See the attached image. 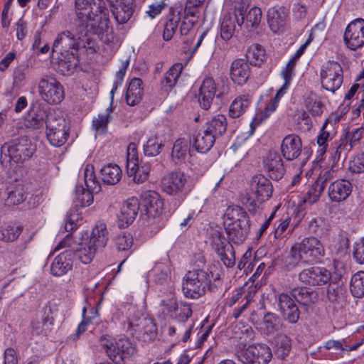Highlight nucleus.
<instances>
[{
  "mask_svg": "<svg viewBox=\"0 0 364 364\" xmlns=\"http://www.w3.org/2000/svg\"><path fill=\"white\" fill-rule=\"evenodd\" d=\"M326 251L323 243L314 236L304 237L290 248L289 264L296 267L301 264H314L322 262Z\"/></svg>",
  "mask_w": 364,
  "mask_h": 364,
  "instance_id": "f257e3e1",
  "label": "nucleus"
},
{
  "mask_svg": "<svg viewBox=\"0 0 364 364\" xmlns=\"http://www.w3.org/2000/svg\"><path fill=\"white\" fill-rule=\"evenodd\" d=\"M212 272H208L203 269H193L188 271L185 275L182 284V289L186 297L198 299L204 295L206 289L214 291L215 289L221 285L219 274L211 283Z\"/></svg>",
  "mask_w": 364,
  "mask_h": 364,
  "instance_id": "f03ea898",
  "label": "nucleus"
},
{
  "mask_svg": "<svg viewBox=\"0 0 364 364\" xmlns=\"http://www.w3.org/2000/svg\"><path fill=\"white\" fill-rule=\"evenodd\" d=\"M225 229L228 240L235 244L242 243L250 231L247 213L240 206L229 207L225 214Z\"/></svg>",
  "mask_w": 364,
  "mask_h": 364,
  "instance_id": "7ed1b4c3",
  "label": "nucleus"
},
{
  "mask_svg": "<svg viewBox=\"0 0 364 364\" xmlns=\"http://www.w3.org/2000/svg\"><path fill=\"white\" fill-rule=\"evenodd\" d=\"M35 151V146L27 136H21L4 143L1 147V161L3 156H9L15 164H23L29 159Z\"/></svg>",
  "mask_w": 364,
  "mask_h": 364,
  "instance_id": "20e7f679",
  "label": "nucleus"
},
{
  "mask_svg": "<svg viewBox=\"0 0 364 364\" xmlns=\"http://www.w3.org/2000/svg\"><path fill=\"white\" fill-rule=\"evenodd\" d=\"M46 127L47 139L53 146H60L67 141L70 127L63 116L55 111L48 112Z\"/></svg>",
  "mask_w": 364,
  "mask_h": 364,
  "instance_id": "39448f33",
  "label": "nucleus"
},
{
  "mask_svg": "<svg viewBox=\"0 0 364 364\" xmlns=\"http://www.w3.org/2000/svg\"><path fill=\"white\" fill-rule=\"evenodd\" d=\"M247 5L242 0H236L233 14H226L220 26V36L224 41H229L236 30V24L241 28L245 22V14Z\"/></svg>",
  "mask_w": 364,
  "mask_h": 364,
  "instance_id": "423d86ee",
  "label": "nucleus"
},
{
  "mask_svg": "<svg viewBox=\"0 0 364 364\" xmlns=\"http://www.w3.org/2000/svg\"><path fill=\"white\" fill-rule=\"evenodd\" d=\"M272 183L267 178L262 174L255 175L250 180L245 203L255 205L256 201L264 202L272 196Z\"/></svg>",
  "mask_w": 364,
  "mask_h": 364,
  "instance_id": "0eeeda50",
  "label": "nucleus"
},
{
  "mask_svg": "<svg viewBox=\"0 0 364 364\" xmlns=\"http://www.w3.org/2000/svg\"><path fill=\"white\" fill-rule=\"evenodd\" d=\"M38 88L41 98L48 104H58L64 99L62 85L53 77L46 76L41 78Z\"/></svg>",
  "mask_w": 364,
  "mask_h": 364,
  "instance_id": "6e6552de",
  "label": "nucleus"
},
{
  "mask_svg": "<svg viewBox=\"0 0 364 364\" xmlns=\"http://www.w3.org/2000/svg\"><path fill=\"white\" fill-rule=\"evenodd\" d=\"M272 351L266 344H256L238 353L237 357L243 363L267 364L272 358Z\"/></svg>",
  "mask_w": 364,
  "mask_h": 364,
  "instance_id": "1a4fd4ad",
  "label": "nucleus"
},
{
  "mask_svg": "<svg viewBox=\"0 0 364 364\" xmlns=\"http://www.w3.org/2000/svg\"><path fill=\"white\" fill-rule=\"evenodd\" d=\"M322 87L328 91L335 92L343 82V69L337 62H330L321 72Z\"/></svg>",
  "mask_w": 364,
  "mask_h": 364,
  "instance_id": "9d476101",
  "label": "nucleus"
},
{
  "mask_svg": "<svg viewBox=\"0 0 364 364\" xmlns=\"http://www.w3.org/2000/svg\"><path fill=\"white\" fill-rule=\"evenodd\" d=\"M276 301L284 320L291 324L296 323L301 311L293 298L287 293L282 292L277 294Z\"/></svg>",
  "mask_w": 364,
  "mask_h": 364,
  "instance_id": "9b49d317",
  "label": "nucleus"
},
{
  "mask_svg": "<svg viewBox=\"0 0 364 364\" xmlns=\"http://www.w3.org/2000/svg\"><path fill=\"white\" fill-rule=\"evenodd\" d=\"M109 23L108 10L99 4L96 8L95 15L85 23L84 26L81 27L86 28L89 33L102 36L104 33L108 32Z\"/></svg>",
  "mask_w": 364,
  "mask_h": 364,
  "instance_id": "f8f14e48",
  "label": "nucleus"
},
{
  "mask_svg": "<svg viewBox=\"0 0 364 364\" xmlns=\"http://www.w3.org/2000/svg\"><path fill=\"white\" fill-rule=\"evenodd\" d=\"M344 42L352 50L363 46L364 20L363 18H357L348 24L344 33Z\"/></svg>",
  "mask_w": 364,
  "mask_h": 364,
  "instance_id": "ddd939ff",
  "label": "nucleus"
},
{
  "mask_svg": "<svg viewBox=\"0 0 364 364\" xmlns=\"http://www.w3.org/2000/svg\"><path fill=\"white\" fill-rule=\"evenodd\" d=\"M299 279L310 286H321L331 279V273L325 267H311L302 270L299 274Z\"/></svg>",
  "mask_w": 364,
  "mask_h": 364,
  "instance_id": "4468645a",
  "label": "nucleus"
},
{
  "mask_svg": "<svg viewBox=\"0 0 364 364\" xmlns=\"http://www.w3.org/2000/svg\"><path fill=\"white\" fill-rule=\"evenodd\" d=\"M136 352L135 347L128 339L121 338L107 350V355L117 364H124V359L130 358Z\"/></svg>",
  "mask_w": 364,
  "mask_h": 364,
  "instance_id": "2eb2a0df",
  "label": "nucleus"
},
{
  "mask_svg": "<svg viewBox=\"0 0 364 364\" xmlns=\"http://www.w3.org/2000/svg\"><path fill=\"white\" fill-rule=\"evenodd\" d=\"M81 38L82 36H79L76 39L74 35L69 31L62 32L53 43V54L63 55L70 53L71 51L70 50H75L77 52L80 46V42L82 41Z\"/></svg>",
  "mask_w": 364,
  "mask_h": 364,
  "instance_id": "dca6fc26",
  "label": "nucleus"
},
{
  "mask_svg": "<svg viewBox=\"0 0 364 364\" xmlns=\"http://www.w3.org/2000/svg\"><path fill=\"white\" fill-rule=\"evenodd\" d=\"M218 90L214 79L212 77H207L200 85L198 102L200 107L207 110L210 107L214 98L219 97L220 93H217Z\"/></svg>",
  "mask_w": 364,
  "mask_h": 364,
  "instance_id": "f3484780",
  "label": "nucleus"
},
{
  "mask_svg": "<svg viewBox=\"0 0 364 364\" xmlns=\"http://www.w3.org/2000/svg\"><path fill=\"white\" fill-rule=\"evenodd\" d=\"M183 173L176 171L170 173L161 179L162 190L169 195H176L183 191L186 183Z\"/></svg>",
  "mask_w": 364,
  "mask_h": 364,
  "instance_id": "a211bd4d",
  "label": "nucleus"
},
{
  "mask_svg": "<svg viewBox=\"0 0 364 364\" xmlns=\"http://www.w3.org/2000/svg\"><path fill=\"white\" fill-rule=\"evenodd\" d=\"M293 299L301 306L309 307L315 304L318 300L317 291L306 287H297L292 289L290 294Z\"/></svg>",
  "mask_w": 364,
  "mask_h": 364,
  "instance_id": "6ab92c4d",
  "label": "nucleus"
},
{
  "mask_svg": "<svg viewBox=\"0 0 364 364\" xmlns=\"http://www.w3.org/2000/svg\"><path fill=\"white\" fill-rule=\"evenodd\" d=\"M75 252L67 250L58 255L53 260L50 271L53 275L60 277L66 274L73 267V259Z\"/></svg>",
  "mask_w": 364,
  "mask_h": 364,
  "instance_id": "aec40b11",
  "label": "nucleus"
},
{
  "mask_svg": "<svg viewBox=\"0 0 364 364\" xmlns=\"http://www.w3.org/2000/svg\"><path fill=\"white\" fill-rule=\"evenodd\" d=\"M264 164L272 179L277 181L282 178L285 171L283 161L278 153L269 151L264 160Z\"/></svg>",
  "mask_w": 364,
  "mask_h": 364,
  "instance_id": "412c9836",
  "label": "nucleus"
},
{
  "mask_svg": "<svg viewBox=\"0 0 364 364\" xmlns=\"http://www.w3.org/2000/svg\"><path fill=\"white\" fill-rule=\"evenodd\" d=\"M139 209V202L136 197H132L124 201L119 215V220L121 223L119 225L127 227L132 223L138 214Z\"/></svg>",
  "mask_w": 364,
  "mask_h": 364,
  "instance_id": "4be33fe9",
  "label": "nucleus"
},
{
  "mask_svg": "<svg viewBox=\"0 0 364 364\" xmlns=\"http://www.w3.org/2000/svg\"><path fill=\"white\" fill-rule=\"evenodd\" d=\"M301 141L299 136L289 134L286 136L282 143L281 150L283 156L288 161L297 158L301 151Z\"/></svg>",
  "mask_w": 364,
  "mask_h": 364,
  "instance_id": "5701e85b",
  "label": "nucleus"
},
{
  "mask_svg": "<svg viewBox=\"0 0 364 364\" xmlns=\"http://www.w3.org/2000/svg\"><path fill=\"white\" fill-rule=\"evenodd\" d=\"M141 198L149 217L156 218L161 214L163 209V201L156 191H146L142 193Z\"/></svg>",
  "mask_w": 364,
  "mask_h": 364,
  "instance_id": "b1692460",
  "label": "nucleus"
},
{
  "mask_svg": "<svg viewBox=\"0 0 364 364\" xmlns=\"http://www.w3.org/2000/svg\"><path fill=\"white\" fill-rule=\"evenodd\" d=\"M250 75V68L248 63L244 59L235 60L230 68L232 80L239 85H244Z\"/></svg>",
  "mask_w": 364,
  "mask_h": 364,
  "instance_id": "393cba45",
  "label": "nucleus"
},
{
  "mask_svg": "<svg viewBox=\"0 0 364 364\" xmlns=\"http://www.w3.org/2000/svg\"><path fill=\"white\" fill-rule=\"evenodd\" d=\"M352 191V184L347 180H336L328 188V196L332 201L346 200Z\"/></svg>",
  "mask_w": 364,
  "mask_h": 364,
  "instance_id": "a878e982",
  "label": "nucleus"
},
{
  "mask_svg": "<svg viewBox=\"0 0 364 364\" xmlns=\"http://www.w3.org/2000/svg\"><path fill=\"white\" fill-rule=\"evenodd\" d=\"M97 7L94 0H75V14L80 26H84L85 23L95 15Z\"/></svg>",
  "mask_w": 364,
  "mask_h": 364,
  "instance_id": "bb28decb",
  "label": "nucleus"
},
{
  "mask_svg": "<svg viewBox=\"0 0 364 364\" xmlns=\"http://www.w3.org/2000/svg\"><path fill=\"white\" fill-rule=\"evenodd\" d=\"M216 139L205 129L200 130L194 137L192 145L198 152L205 154L210 150Z\"/></svg>",
  "mask_w": 364,
  "mask_h": 364,
  "instance_id": "cd10ccee",
  "label": "nucleus"
},
{
  "mask_svg": "<svg viewBox=\"0 0 364 364\" xmlns=\"http://www.w3.org/2000/svg\"><path fill=\"white\" fill-rule=\"evenodd\" d=\"M227 127V118L223 114L215 115L205 123V129L215 139L222 136L226 132Z\"/></svg>",
  "mask_w": 364,
  "mask_h": 364,
  "instance_id": "c85d7f7f",
  "label": "nucleus"
},
{
  "mask_svg": "<svg viewBox=\"0 0 364 364\" xmlns=\"http://www.w3.org/2000/svg\"><path fill=\"white\" fill-rule=\"evenodd\" d=\"M109 235L106 225L103 223L97 224L92 230L89 243L97 250H101L107 245Z\"/></svg>",
  "mask_w": 364,
  "mask_h": 364,
  "instance_id": "c756f323",
  "label": "nucleus"
},
{
  "mask_svg": "<svg viewBox=\"0 0 364 364\" xmlns=\"http://www.w3.org/2000/svg\"><path fill=\"white\" fill-rule=\"evenodd\" d=\"M111 7L112 13L119 24L127 23L132 16V5L124 3L123 0H116V4H112Z\"/></svg>",
  "mask_w": 364,
  "mask_h": 364,
  "instance_id": "7c9ffc66",
  "label": "nucleus"
},
{
  "mask_svg": "<svg viewBox=\"0 0 364 364\" xmlns=\"http://www.w3.org/2000/svg\"><path fill=\"white\" fill-rule=\"evenodd\" d=\"M142 80L139 78H133L127 88L125 99L128 105L134 106L141 100L143 89Z\"/></svg>",
  "mask_w": 364,
  "mask_h": 364,
  "instance_id": "2f4dec72",
  "label": "nucleus"
},
{
  "mask_svg": "<svg viewBox=\"0 0 364 364\" xmlns=\"http://www.w3.org/2000/svg\"><path fill=\"white\" fill-rule=\"evenodd\" d=\"M334 178V171L332 170L325 171L321 173L311 189L308 191L309 195L313 196V201L318 200L323 191L326 183Z\"/></svg>",
  "mask_w": 364,
  "mask_h": 364,
  "instance_id": "473e14b6",
  "label": "nucleus"
},
{
  "mask_svg": "<svg viewBox=\"0 0 364 364\" xmlns=\"http://www.w3.org/2000/svg\"><path fill=\"white\" fill-rule=\"evenodd\" d=\"M77 53L73 51L70 53L63 54L58 56V68L60 71L63 75H70L75 70L77 65L79 64V60Z\"/></svg>",
  "mask_w": 364,
  "mask_h": 364,
  "instance_id": "72a5a7b5",
  "label": "nucleus"
},
{
  "mask_svg": "<svg viewBox=\"0 0 364 364\" xmlns=\"http://www.w3.org/2000/svg\"><path fill=\"white\" fill-rule=\"evenodd\" d=\"M151 171V164L148 161L141 160L132 170H127L129 176H133V181L136 183H142L148 180Z\"/></svg>",
  "mask_w": 364,
  "mask_h": 364,
  "instance_id": "f704fd0d",
  "label": "nucleus"
},
{
  "mask_svg": "<svg viewBox=\"0 0 364 364\" xmlns=\"http://www.w3.org/2000/svg\"><path fill=\"white\" fill-rule=\"evenodd\" d=\"M102 180L108 185H115L121 180L122 172L117 164H109L101 169Z\"/></svg>",
  "mask_w": 364,
  "mask_h": 364,
  "instance_id": "c9c22d12",
  "label": "nucleus"
},
{
  "mask_svg": "<svg viewBox=\"0 0 364 364\" xmlns=\"http://www.w3.org/2000/svg\"><path fill=\"white\" fill-rule=\"evenodd\" d=\"M48 113L40 109L33 110L28 114L26 120V126L27 128L33 129H43L46 122L48 121Z\"/></svg>",
  "mask_w": 364,
  "mask_h": 364,
  "instance_id": "e433bc0d",
  "label": "nucleus"
},
{
  "mask_svg": "<svg viewBox=\"0 0 364 364\" xmlns=\"http://www.w3.org/2000/svg\"><path fill=\"white\" fill-rule=\"evenodd\" d=\"M262 323L264 331L268 336L278 331L282 325L279 316L272 312H267L264 315Z\"/></svg>",
  "mask_w": 364,
  "mask_h": 364,
  "instance_id": "4c0bfd02",
  "label": "nucleus"
},
{
  "mask_svg": "<svg viewBox=\"0 0 364 364\" xmlns=\"http://www.w3.org/2000/svg\"><path fill=\"white\" fill-rule=\"evenodd\" d=\"M246 57L251 65H260L265 59V51L260 45L252 44L248 48Z\"/></svg>",
  "mask_w": 364,
  "mask_h": 364,
  "instance_id": "58836bf2",
  "label": "nucleus"
},
{
  "mask_svg": "<svg viewBox=\"0 0 364 364\" xmlns=\"http://www.w3.org/2000/svg\"><path fill=\"white\" fill-rule=\"evenodd\" d=\"M250 105L248 96L243 95L234 100L230 106L229 114L232 118H237L241 116Z\"/></svg>",
  "mask_w": 364,
  "mask_h": 364,
  "instance_id": "ea45409f",
  "label": "nucleus"
},
{
  "mask_svg": "<svg viewBox=\"0 0 364 364\" xmlns=\"http://www.w3.org/2000/svg\"><path fill=\"white\" fill-rule=\"evenodd\" d=\"M98 191L85 189L82 186H77L75 193V202L76 205L85 207L90 205L93 202L92 192Z\"/></svg>",
  "mask_w": 364,
  "mask_h": 364,
  "instance_id": "a19ab883",
  "label": "nucleus"
},
{
  "mask_svg": "<svg viewBox=\"0 0 364 364\" xmlns=\"http://www.w3.org/2000/svg\"><path fill=\"white\" fill-rule=\"evenodd\" d=\"M350 291L352 295L356 298L364 296V271H360L354 274L350 284Z\"/></svg>",
  "mask_w": 364,
  "mask_h": 364,
  "instance_id": "79ce46f5",
  "label": "nucleus"
},
{
  "mask_svg": "<svg viewBox=\"0 0 364 364\" xmlns=\"http://www.w3.org/2000/svg\"><path fill=\"white\" fill-rule=\"evenodd\" d=\"M262 11L259 7H252L249 12L245 14V27L249 31L256 29L261 21Z\"/></svg>",
  "mask_w": 364,
  "mask_h": 364,
  "instance_id": "37998d69",
  "label": "nucleus"
},
{
  "mask_svg": "<svg viewBox=\"0 0 364 364\" xmlns=\"http://www.w3.org/2000/svg\"><path fill=\"white\" fill-rule=\"evenodd\" d=\"M182 69L183 67L181 64H174L165 74L161 82L163 85L168 88L173 87L180 76Z\"/></svg>",
  "mask_w": 364,
  "mask_h": 364,
  "instance_id": "c03bdc74",
  "label": "nucleus"
},
{
  "mask_svg": "<svg viewBox=\"0 0 364 364\" xmlns=\"http://www.w3.org/2000/svg\"><path fill=\"white\" fill-rule=\"evenodd\" d=\"M112 109L109 107L106 109L105 114H101L97 116V117L94 118L92 120V128L100 134H103L106 132L107 124L111 119L110 113Z\"/></svg>",
  "mask_w": 364,
  "mask_h": 364,
  "instance_id": "a18cd8bd",
  "label": "nucleus"
},
{
  "mask_svg": "<svg viewBox=\"0 0 364 364\" xmlns=\"http://www.w3.org/2000/svg\"><path fill=\"white\" fill-rule=\"evenodd\" d=\"M164 144L159 137H151L144 146V153L147 156H156L159 155Z\"/></svg>",
  "mask_w": 364,
  "mask_h": 364,
  "instance_id": "49530a36",
  "label": "nucleus"
},
{
  "mask_svg": "<svg viewBox=\"0 0 364 364\" xmlns=\"http://www.w3.org/2000/svg\"><path fill=\"white\" fill-rule=\"evenodd\" d=\"M231 241H228L223 234L218 231H215L212 234L211 245L218 255H222L228 248V245H232Z\"/></svg>",
  "mask_w": 364,
  "mask_h": 364,
  "instance_id": "de8ad7c7",
  "label": "nucleus"
},
{
  "mask_svg": "<svg viewBox=\"0 0 364 364\" xmlns=\"http://www.w3.org/2000/svg\"><path fill=\"white\" fill-rule=\"evenodd\" d=\"M350 149L351 148H350L348 145V140L347 137L345 136L341 138L332 155L333 161L338 162L341 160L344 161L347 156V153L350 150Z\"/></svg>",
  "mask_w": 364,
  "mask_h": 364,
  "instance_id": "09e8293b",
  "label": "nucleus"
},
{
  "mask_svg": "<svg viewBox=\"0 0 364 364\" xmlns=\"http://www.w3.org/2000/svg\"><path fill=\"white\" fill-rule=\"evenodd\" d=\"M98 251L96 247H94L89 242L85 244L84 247L77 249L76 254L80 261L84 264H89L93 259L95 252Z\"/></svg>",
  "mask_w": 364,
  "mask_h": 364,
  "instance_id": "8fccbe9b",
  "label": "nucleus"
},
{
  "mask_svg": "<svg viewBox=\"0 0 364 364\" xmlns=\"http://www.w3.org/2000/svg\"><path fill=\"white\" fill-rule=\"evenodd\" d=\"M114 244L119 251H129L133 245V237L130 233L123 232L115 237Z\"/></svg>",
  "mask_w": 364,
  "mask_h": 364,
  "instance_id": "3c124183",
  "label": "nucleus"
},
{
  "mask_svg": "<svg viewBox=\"0 0 364 364\" xmlns=\"http://www.w3.org/2000/svg\"><path fill=\"white\" fill-rule=\"evenodd\" d=\"M329 282L327 289V298L331 302L336 303L343 294V285L333 282L332 279Z\"/></svg>",
  "mask_w": 364,
  "mask_h": 364,
  "instance_id": "603ef678",
  "label": "nucleus"
},
{
  "mask_svg": "<svg viewBox=\"0 0 364 364\" xmlns=\"http://www.w3.org/2000/svg\"><path fill=\"white\" fill-rule=\"evenodd\" d=\"M362 343H358L352 346H348L346 344V341H335V340H329L326 342L324 345V348L326 350L335 349V350H341V351H352L356 350L358 346H360Z\"/></svg>",
  "mask_w": 364,
  "mask_h": 364,
  "instance_id": "864d4df0",
  "label": "nucleus"
},
{
  "mask_svg": "<svg viewBox=\"0 0 364 364\" xmlns=\"http://www.w3.org/2000/svg\"><path fill=\"white\" fill-rule=\"evenodd\" d=\"M188 151V142L183 139H177L172 149L171 156L173 159H183Z\"/></svg>",
  "mask_w": 364,
  "mask_h": 364,
  "instance_id": "5fc2aeb1",
  "label": "nucleus"
},
{
  "mask_svg": "<svg viewBox=\"0 0 364 364\" xmlns=\"http://www.w3.org/2000/svg\"><path fill=\"white\" fill-rule=\"evenodd\" d=\"M84 181L86 187L90 190H100V185L97 181L96 180L92 166L89 165L86 166V168L84 171Z\"/></svg>",
  "mask_w": 364,
  "mask_h": 364,
  "instance_id": "6e6d98bb",
  "label": "nucleus"
},
{
  "mask_svg": "<svg viewBox=\"0 0 364 364\" xmlns=\"http://www.w3.org/2000/svg\"><path fill=\"white\" fill-rule=\"evenodd\" d=\"M21 229L18 226L9 225L0 232V239L5 242H12L18 237Z\"/></svg>",
  "mask_w": 364,
  "mask_h": 364,
  "instance_id": "4d7b16f0",
  "label": "nucleus"
},
{
  "mask_svg": "<svg viewBox=\"0 0 364 364\" xmlns=\"http://www.w3.org/2000/svg\"><path fill=\"white\" fill-rule=\"evenodd\" d=\"M130 326H136L141 327L142 326L141 329L146 333H149L150 335H153L156 331V326L154 323V320L151 318L143 317L139 320V323H134V321L129 322Z\"/></svg>",
  "mask_w": 364,
  "mask_h": 364,
  "instance_id": "13d9d810",
  "label": "nucleus"
},
{
  "mask_svg": "<svg viewBox=\"0 0 364 364\" xmlns=\"http://www.w3.org/2000/svg\"><path fill=\"white\" fill-rule=\"evenodd\" d=\"M138 152L137 146L135 143H130L127 147V168L133 169V168L138 164Z\"/></svg>",
  "mask_w": 364,
  "mask_h": 364,
  "instance_id": "bf43d9fd",
  "label": "nucleus"
},
{
  "mask_svg": "<svg viewBox=\"0 0 364 364\" xmlns=\"http://www.w3.org/2000/svg\"><path fill=\"white\" fill-rule=\"evenodd\" d=\"M349 170L353 173H364V152L355 155L349 161Z\"/></svg>",
  "mask_w": 364,
  "mask_h": 364,
  "instance_id": "052dcab7",
  "label": "nucleus"
},
{
  "mask_svg": "<svg viewBox=\"0 0 364 364\" xmlns=\"http://www.w3.org/2000/svg\"><path fill=\"white\" fill-rule=\"evenodd\" d=\"M311 36L306 40V41L300 46V48L296 50V52L294 53L293 57L291 58V60L288 62V63L286 65L285 68L282 70L284 71H289L291 74H294V69L296 65V60L302 55V54L304 53L305 49L306 48L307 46L311 43Z\"/></svg>",
  "mask_w": 364,
  "mask_h": 364,
  "instance_id": "680f3d73",
  "label": "nucleus"
},
{
  "mask_svg": "<svg viewBox=\"0 0 364 364\" xmlns=\"http://www.w3.org/2000/svg\"><path fill=\"white\" fill-rule=\"evenodd\" d=\"M179 21V17L173 16L166 22L163 33V38L165 41H169L171 39L176 31Z\"/></svg>",
  "mask_w": 364,
  "mask_h": 364,
  "instance_id": "e2e57ef3",
  "label": "nucleus"
},
{
  "mask_svg": "<svg viewBox=\"0 0 364 364\" xmlns=\"http://www.w3.org/2000/svg\"><path fill=\"white\" fill-rule=\"evenodd\" d=\"M198 16H191L184 14L183 21L181 23L179 32L181 36H186L198 22Z\"/></svg>",
  "mask_w": 364,
  "mask_h": 364,
  "instance_id": "0e129e2a",
  "label": "nucleus"
},
{
  "mask_svg": "<svg viewBox=\"0 0 364 364\" xmlns=\"http://www.w3.org/2000/svg\"><path fill=\"white\" fill-rule=\"evenodd\" d=\"M221 261L227 267H232L235 264V251L232 245H228V248L222 255H218Z\"/></svg>",
  "mask_w": 364,
  "mask_h": 364,
  "instance_id": "69168bd1",
  "label": "nucleus"
},
{
  "mask_svg": "<svg viewBox=\"0 0 364 364\" xmlns=\"http://www.w3.org/2000/svg\"><path fill=\"white\" fill-rule=\"evenodd\" d=\"M153 272L155 282L159 284L166 283L169 278L170 271L166 267H156L153 269Z\"/></svg>",
  "mask_w": 364,
  "mask_h": 364,
  "instance_id": "338daca9",
  "label": "nucleus"
},
{
  "mask_svg": "<svg viewBox=\"0 0 364 364\" xmlns=\"http://www.w3.org/2000/svg\"><path fill=\"white\" fill-rule=\"evenodd\" d=\"M26 198L24 197V194L23 193L21 189H15L11 191L8 193V197L6 200V203L9 205H15L19 204L20 203L24 201Z\"/></svg>",
  "mask_w": 364,
  "mask_h": 364,
  "instance_id": "774afa93",
  "label": "nucleus"
}]
</instances>
